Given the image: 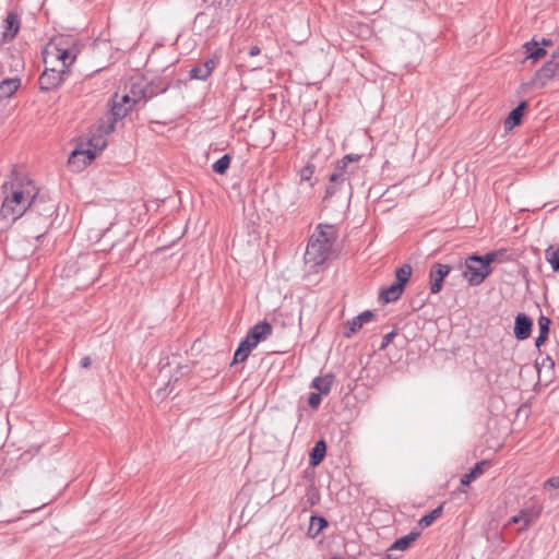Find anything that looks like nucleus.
<instances>
[{
    "instance_id": "30",
    "label": "nucleus",
    "mask_w": 559,
    "mask_h": 559,
    "mask_svg": "<svg viewBox=\"0 0 559 559\" xmlns=\"http://www.w3.org/2000/svg\"><path fill=\"white\" fill-rule=\"evenodd\" d=\"M524 48L526 50L527 58L533 59L535 61L546 55V49L539 46V43L536 41L535 39H532L531 41L524 44Z\"/></svg>"
},
{
    "instance_id": "9",
    "label": "nucleus",
    "mask_w": 559,
    "mask_h": 559,
    "mask_svg": "<svg viewBox=\"0 0 559 559\" xmlns=\"http://www.w3.org/2000/svg\"><path fill=\"white\" fill-rule=\"evenodd\" d=\"M21 28V20L20 15L16 11H9L7 13L5 19L2 22V34L1 41L9 43L12 41L16 35L19 34Z\"/></svg>"
},
{
    "instance_id": "38",
    "label": "nucleus",
    "mask_w": 559,
    "mask_h": 559,
    "mask_svg": "<svg viewBox=\"0 0 559 559\" xmlns=\"http://www.w3.org/2000/svg\"><path fill=\"white\" fill-rule=\"evenodd\" d=\"M316 171V166L312 163H307L301 169H300V180L301 181H310L313 174Z\"/></svg>"
},
{
    "instance_id": "29",
    "label": "nucleus",
    "mask_w": 559,
    "mask_h": 559,
    "mask_svg": "<svg viewBox=\"0 0 559 559\" xmlns=\"http://www.w3.org/2000/svg\"><path fill=\"white\" fill-rule=\"evenodd\" d=\"M507 253H508V249L501 248L498 250H492L490 252H487L485 255H481V258L484 259L485 263L490 266V264L493 262L501 263L504 261H510L511 258L508 257Z\"/></svg>"
},
{
    "instance_id": "45",
    "label": "nucleus",
    "mask_w": 559,
    "mask_h": 559,
    "mask_svg": "<svg viewBox=\"0 0 559 559\" xmlns=\"http://www.w3.org/2000/svg\"><path fill=\"white\" fill-rule=\"evenodd\" d=\"M130 96H131L130 93H127L122 96L118 95V102L121 104H124V106L132 105V107H133L135 104H132V97H130Z\"/></svg>"
},
{
    "instance_id": "12",
    "label": "nucleus",
    "mask_w": 559,
    "mask_h": 559,
    "mask_svg": "<svg viewBox=\"0 0 559 559\" xmlns=\"http://www.w3.org/2000/svg\"><path fill=\"white\" fill-rule=\"evenodd\" d=\"M96 157V153L93 150H74L68 159L69 167L74 170H82L88 164L92 163Z\"/></svg>"
},
{
    "instance_id": "28",
    "label": "nucleus",
    "mask_w": 559,
    "mask_h": 559,
    "mask_svg": "<svg viewBox=\"0 0 559 559\" xmlns=\"http://www.w3.org/2000/svg\"><path fill=\"white\" fill-rule=\"evenodd\" d=\"M487 465L486 461L477 462L468 473L464 474L461 478L462 486H468L472 481L478 478L484 473V466Z\"/></svg>"
},
{
    "instance_id": "47",
    "label": "nucleus",
    "mask_w": 559,
    "mask_h": 559,
    "mask_svg": "<svg viewBox=\"0 0 559 559\" xmlns=\"http://www.w3.org/2000/svg\"><path fill=\"white\" fill-rule=\"evenodd\" d=\"M260 52H261V49L259 46L253 45V46L249 47L248 55L250 57H255V56L260 55Z\"/></svg>"
},
{
    "instance_id": "41",
    "label": "nucleus",
    "mask_w": 559,
    "mask_h": 559,
    "mask_svg": "<svg viewBox=\"0 0 559 559\" xmlns=\"http://www.w3.org/2000/svg\"><path fill=\"white\" fill-rule=\"evenodd\" d=\"M307 502L310 506H314L320 501V493L314 486H310L306 493Z\"/></svg>"
},
{
    "instance_id": "13",
    "label": "nucleus",
    "mask_w": 559,
    "mask_h": 559,
    "mask_svg": "<svg viewBox=\"0 0 559 559\" xmlns=\"http://www.w3.org/2000/svg\"><path fill=\"white\" fill-rule=\"evenodd\" d=\"M533 329V320L524 312H520L514 319L513 333L518 341L527 340Z\"/></svg>"
},
{
    "instance_id": "50",
    "label": "nucleus",
    "mask_w": 559,
    "mask_h": 559,
    "mask_svg": "<svg viewBox=\"0 0 559 559\" xmlns=\"http://www.w3.org/2000/svg\"><path fill=\"white\" fill-rule=\"evenodd\" d=\"M510 523H513V524H521V525H522V522H521V520H520L519 514L513 515V516L510 519Z\"/></svg>"
},
{
    "instance_id": "1",
    "label": "nucleus",
    "mask_w": 559,
    "mask_h": 559,
    "mask_svg": "<svg viewBox=\"0 0 559 559\" xmlns=\"http://www.w3.org/2000/svg\"><path fill=\"white\" fill-rule=\"evenodd\" d=\"M336 239L337 231L333 225L319 224L307 243L306 264L311 269L323 265L331 258Z\"/></svg>"
},
{
    "instance_id": "14",
    "label": "nucleus",
    "mask_w": 559,
    "mask_h": 559,
    "mask_svg": "<svg viewBox=\"0 0 559 559\" xmlns=\"http://www.w3.org/2000/svg\"><path fill=\"white\" fill-rule=\"evenodd\" d=\"M374 318V313L371 310H366L359 313L357 317L346 322V331L344 332V337L350 338L355 333H357L365 323L372 321Z\"/></svg>"
},
{
    "instance_id": "44",
    "label": "nucleus",
    "mask_w": 559,
    "mask_h": 559,
    "mask_svg": "<svg viewBox=\"0 0 559 559\" xmlns=\"http://www.w3.org/2000/svg\"><path fill=\"white\" fill-rule=\"evenodd\" d=\"M545 489H558L559 490V475L547 479L544 484ZM559 491L555 493L558 496Z\"/></svg>"
},
{
    "instance_id": "54",
    "label": "nucleus",
    "mask_w": 559,
    "mask_h": 559,
    "mask_svg": "<svg viewBox=\"0 0 559 559\" xmlns=\"http://www.w3.org/2000/svg\"><path fill=\"white\" fill-rule=\"evenodd\" d=\"M4 66L3 63L0 61V76L4 74Z\"/></svg>"
},
{
    "instance_id": "49",
    "label": "nucleus",
    "mask_w": 559,
    "mask_h": 559,
    "mask_svg": "<svg viewBox=\"0 0 559 559\" xmlns=\"http://www.w3.org/2000/svg\"><path fill=\"white\" fill-rule=\"evenodd\" d=\"M552 373H554V371L552 372L550 371L549 376H548V373H545V380H544L545 385H548L552 381Z\"/></svg>"
},
{
    "instance_id": "5",
    "label": "nucleus",
    "mask_w": 559,
    "mask_h": 559,
    "mask_svg": "<svg viewBox=\"0 0 559 559\" xmlns=\"http://www.w3.org/2000/svg\"><path fill=\"white\" fill-rule=\"evenodd\" d=\"M50 46L56 50V58L61 61L63 68H70L80 52L76 40L69 35H59L51 39Z\"/></svg>"
},
{
    "instance_id": "53",
    "label": "nucleus",
    "mask_w": 559,
    "mask_h": 559,
    "mask_svg": "<svg viewBox=\"0 0 559 559\" xmlns=\"http://www.w3.org/2000/svg\"><path fill=\"white\" fill-rule=\"evenodd\" d=\"M237 0H219L221 4L230 5L234 4Z\"/></svg>"
},
{
    "instance_id": "6",
    "label": "nucleus",
    "mask_w": 559,
    "mask_h": 559,
    "mask_svg": "<svg viewBox=\"0 0 559 559\" xmlns=\"http://www.w3.org/2000/svg\"><path fill=\"white\" fill-rule=\"evenodd\" d=\"M412 276V266L409 264H403L395 271V282L390 286L382 288L379 298L383 302L396 301L403 294L406 284L409 282Z\"/></svg>"
},
{
    "instance_id": "3",
    "label": "nucleus",
    "mask_w": 559,
    "mask_h": 559,
    "mask_svg": "<svg viewBox=\"0 0 559 559\" xmlns=\"http://www.w3.org/2000/svg\"><path fill=\"white\" fill-rule=\"evenodd\" d=\"M28 216L41 217L44 221L45 230L35 236L36 241L39 242L51 225L50 218L56 213L57 205L52 200L47 199L45 195L36 192L28 200Z\"/></svg>"
},
{
    "instance_id": "48",
    "label": "nucleus",
    "mask_w": 559,
    "mask_h": 559,
    "mask_svg": "<svg viewBox=\"0 0 559 559\" xmlns=\"http://www.w3.org/2000/svg\"><path fill=\"white\" fill-rule=\"evenodd\" d=\"M92 361H91V358L88 356H85L81 359L80 361V366L82 368H88L91 366Z\"/></svg>"
},
{
    "instance_id": "8",
    "label": "nucleus",
    "mask_w": 559,
    "mask_h": 559,
    "mask_svg": "<svg viewBox=\"0 0 559 559\" xmlns=\"http://www.w3.org/2000/svg\"><path fill=\"white\" fill-rule=\"evenodd\" d=\"M452 266L445 263H435L429 271V288L431 294H438L443 287L444 278L452 271Z\"/></svg>"
},
{
    "instance_id": "31",
    "label": "nucleus",
    "mask_w": 559,
    "mask_h": 559,
    "mask_svg": "<svg viewBox=\"0 0 559 559\" xmlns=\"http://www.w3.org/2000/svg\"><path fill=\"white\" fill-rule=\"evenodd\" d=\"M116 123V119H112V117L106 114L98 120L96 131L99 134L108 135L115 131Z\"/></svg>"
},
{
    "instance_id": "37",
    "label": "nucleus",
    "mask_w": 559,
    "mask_h": 559,
    "mask_svg": "<svg viewBox=\"0 0 559 559\" xmlns=\"http://www.w3.org/2000/svg\"><path fill=\"white\" fill-rule=\"evenodd\" d=\"M168 88V85H165L163 87H158L155 85V82L152 81L151 83H147V94L148 95H145V102H147L148 99H151L152 97L158 95V94H162V93H165Z\"/></svg>"
},
{
    "instance_id": "16",
    "label": "nucleus",
    "mask_w": 559,
    "mask_h": 559,
    "mask_svg": "<svg viewBox=\"0 0 559 559\" xmlns=\"http://www.w3.org/2000/svg\"><path fill=\"white\" fill-rule=\"evenodd\" d=\"M526 108H527V102L522 100L519 103V105L515 108H513L510 111V114L508 115V117L506 118L504 123H503L504 129L507 131H510L514 127L521 124Z\"/></svg>"
},
{
    "instance_id": "35",
    "label": "nucleus",
    "mask_w": 559,
    "mask_h": 559,
    "mask_svg": "<svg viewBox=\"0 0 559 559\" xmlns=\"http://www.w3.org/2000/svg\"><path fill=\"white\" fill-rule=\"evenodd\" d=\"M8 57L10 59L9 71L10 72H20L24 69V60L21 57L20 52L9 51Z\"/></svg>"
},
{
    "instance_id": "55",
    "label": "nucleus",
    "mask_w": 559,
    "mask_h": 559,
    "mask_svg": "<svg viewBox=\"0 0 559 559\" xmlns=\"http://www.w3.org/2000/svg\"><path fill=\"white\" fill-rule=\"evenodd\" d=\"M8 185H9V182H4V183L2 185V189L7 190V189H8Z\"/></svg>"
},
{
    "instance_id": "51",
    "label": "nucleus",
    "mask_w": 559,
    "mask_h": 559,
    "mask_svg": "<svg viewBox=\"0 0 559 559\" xmlns=\"http://www.w3.org/2000/svg\"><path fill=\"white\" fill-rule=\"evenodd\" d=\"M559 59V46L554 50V52L551 53V58L550 60H557Z\"/></svg>"
},
{
    "instance_id": "36",
    "label": "nucleus",
    "mask_w": 559,
    "mask_h": 559,
    "mask_svg": "<svg viewBox=\"0 0 559 559\" xmlns=\"http://www.w3.org/2000/svg\"><path fill=\"white\" fill-rule=\"evenodd\" d=\"M88 145L92 146L94 150L102 151L106 147L107 141L105 139V135L103 134H93L92 138L88 140Z\"/></svg>"
},
{
    "instance_id": "17",
    "label": "nucleus",
    "mask_w": 559,
    "mask_h": 559,
    "mask_svg": "<svg viewBox=\"0 0 559 559\" xmlns=\"http://www.w3.org/2000/svg\"><path fill=\"white\" fill-rule=\"evenodd\" d=\"M109 106L110 110L107 115L112 117V119H116V122L123 119L132 110V105L124 106V104L118 102V93L112 95L109 100Z\"/></svg>"
},
{
    "instance_id": "7",
    "label": "nucleus",
    "mask_w": 559,
    "mask_h": 559,
    "mask_svg": "<svg viewBox=\"0 0 559 559\" xmlns=\"http://www.w3.org/2000/svg\"><path fill=\"white\" fill-rule=\"evenodd\" d=\"M69 73V68H63L61 64V69L57 70L55 68L48 69L46 68L38 79V85L41 92H51L56 91L62 82L66 80V76Z\"/></svg>"
},
{
    "instance_id": "22",
    "label": "nucleus",
    "mask_w": 559,
    "mask_h": 559,
    "mask_svg": "<svg viewBox=\"0 0 559 559\" xmlns=\"http://www.w3.org/2000/svg\"><path fill=\"white\" fill-rule=\"evenodd\" d=\"M130 97H132V104H138L139 102H145V95L147 94V83L144 79H139L131 83L130 85Z\"/></svg>"
},
{
    "instance_id": "43",
    "label": "nucleus",
    "mask_w": 559,
    "mask_h": 559,
    "mask_svg": "<svg viewBox=\"0 0 559 559\" xmlns=\"http://www.w3.org/2000/svg\"><path fill=\"white\" fill-rule=\"evenodd\" d=\"M397 335V331L396 330H393L391 331L390 333H386L383 338H382V342H381V345L379 347L380 350H383L385 349L392 342H393V338Z\"/></svg>"
},
{
    "instance_id": "42",
    "label": "nucleus",
    "mask_w": 559,
    "mask_h": 559,
    "mask_svg": "<svg viewBox=\"0 0 559 559\" xmlns=\"http://www.w3.org/2000/svg\"><path fill=\"white\" fill-rule=\"evenodd\" d=\"M321 395L322 394H320L318 392L310 393V395L308 397V404L311 408L317 409L320 406L321 401H322Z\"/></svg>"
},
{
    "instance_id": "39",
    "label": "nucleus",
    "mask_w": 559,
    "mask_h": 559,
    "mask_svg": "<svg viewBox=\"0 0 559 559\" xmlns=\"http://www.w3.org/2000/svg\"><path fill=\"white\" fill-rule=\"evenodd\" d=\"M550 325L551 320L548 317L540 314L538 318L539 334H545L549 336Z\"/></svg>"
},
{
    "instance_id": "11",
    "label": "nucleus",
    "mask_w": 559,
    "mask_h": 559,
    "mask_svg": "<svg viewBox=\"0 0 559 559\" xmlns=\"http://www.w3.org/2000/svg\"><path fill=\"white\" fill-rule=\"evenodd\" d=\"M272 325L266 320H263L249 329L245 340L255 348L260 342L266 340L272 334Z\"/></svg>"
},
{
    "instance_id": "32",
    "label": "nucleus",
    "mask_w": 559,
    "mask_h": 559,
    "mask_svg": "<svg viewBox=\"0 0 559 559\" xmlns=\"http://www.w3.org/2000/svg\"><path fill=\"white\" fill-rule=\"evenodd\" d=\"M546 261L551 265L552 271L559 273V245H551L545 250Z\"/></svg>"
},
{
    "instance_id": "2",
    "label": "nucleus",
    "mask_w": 559,
    "mask_h": 559,
    "mask_svg": "<svg viewBox=\"0 0 559 559\" xmlns=\"http://www.w3.org/2000/svg\"><path fill=\"white\" fill-rule=\"evenodd\" d=\"M11 193L5 195L1 209L0 215L3 218H10L15 222L22 215L27 214L28 212V200L32 195H29V191L25 192L21 188H14V182L11 183Z\"/></svg>"
},
{
    "instance_id": "23",
    "label": "nucleus",
    "mask_w": 559,
    "mask_h": 559,
    "mask_svg": "<svg viewBox=\"0 0 559 559\" xmlns=\"http://www.w3.org/2000/svg\"><path fill=\"white\" fill-rule=\"evenodd\" d=\"M334 382V376L326 373L323 377H316L311 382V388L318 390V393L326 395L330 393Z\"/></svg>"
},
{
    "instance_id": "21",
    "label": "nucleus",
    "mask_w": 559,
    "mask_h": 559,
    "mask_svg": "<svg viewBox=\"0 0 559 559\" xmlns=\"http://www.w3.org/2000/svg\"><path fill=\"white\" fill-rule=\"evenodd\" d=\"M326 455V443L323 439L316 442L309 453V465L316 467L320 465Z\"/></svg>"
},
{
    "instance_id": "46",
    "label": "nucleus",
    "mask_w": 559,
    "mask_h": 559,
    "mask_svg": "<svg viewBox=\"0 0 559 559\" xmlns=\"http://www.w3.org/2000/svg\"><path fill=\"white\" fill-rule=\"evenodd\" d=\"M548 340V336L545 334H538V336L535 340V346L539 349Z\"/></svg>"
},
{
    "instance_id": "18",
    "label": "nucleus",
    "mask_w": 559,
    "mask_h": 559,
    "mask_svg": "<svg viewBox=\"0 0 559 559\" xmlns=\"http://www.w3.org/2000/svg\"><path fill=\"white\" fill-rule=\"evenodd\" d=\"M215 64L213 59H207L204 63L193 67L189 72L190 79L205 81L212 74Z\"/></svg>"
},
{
    "instance_id": "25",
    "label": "nucleus",
    "mask_w": 559,
    "mask_h": 559,
    "mask_svg": "<svg viewBox=\"0 0 559 559\" xmlns=\"http://www.w3.org/2000/svg\"><path fill=\"white\" fill-rule=\"evenodd\" d=\"M420 536L419 531H412L409 534L397 538L389 548L390 551L406 550Z\"/></svg>"
},
{
    "instance_id": "15",
    "label": "nucleus",
    "mask_w": 559,
    "mask_h": 559,
    "mask_svg": "<svg viewBox=\"0 0 559 559\" xmlns=\"http://www.w3.org/2000/svg\"><path fill=\"white\" fill-rule=\"evenodd\" d=\"M361 158L359 154H347L343 158L336 162L334 173L344 175L348 181L350 176L355 173L357 167L349 166L350 163L358 162Z\"/></svg>"
},
{
    "instance_id": "34",
    "label": "nucleus",
    "mask_w": 559,
    "mask_h": 559,
    "mask_svg": "<svg viewBox=\"0 0 559 559\" xmlns=\"http://www.w3.org/2000/svg\"><path fill=\"white\" fill-rule=\"evenodd\" d=\"M442 511H443V506L440 504L439 507H437L436 509H433L429 513H427L424 516H421V519L418 522V525L421 528L429 527L437 519H439L441 516Z\"/></svg>"
},
{
    "instance_id": "40",
    "label": "nucleus",
    "mask_w": 559,
    "mask_h": 559,
    "mask_svg": "<svg viewBox=\"0 0 559 559\" xmlns=\"http://www.w3.org/2000/svg\"><path fill=\"white\" fill-rule=\"evenodd\" d=\"M542 367L547 368L548 371L552 372L555 369L554 359L550 356H547L546 358L543 359L540 365L538 362H536L539 381H542Z\"/></svg>"
},
{
    "instance_id": "33",
    "label": "nucleus",
    "mask_w": 559,
    "mask_h": 559,
    "mask_svg": "<svg viewBox=\"0 0 559 559\" xmlns=\"http://www.w3.org/2000/svg\"><path fill=\"white\" fill-rule=\"evenodd\" d=\"M231 159L233 157L230 154H224L212 165L213 173L221 176L225 175L230 167Z\"/></svg>"
},
{
    "instance_id": "52",
    "label": "nucleus",
    "mask_w": 559,
    "mask_h": 559,
    "mask_svg": "<svg viewBox=\"0 0 559 559\" xmlns=\"http://www.w3.org/2000/svg\"><path fill=\"white\" fill-rule=\"evenodd\" d=\"M551 45H552L551 39H545V38H544V39L542 40V47H544V48H546V47H548V46H551Z\"/></svg>"
},
{
    "instance_id": "4",
    "label": "nucleus",
    "mask_w": 559,
    "mask_h": 559,
    "mask_svg": "<svg viewBox=\"0 0 559 559\" xmlns=\"http://www.w3.org/2000/svg\"><path fill=\"white\" fill-rule=\"evenodd\" d=\"M463 265L466 267L463 276L471 286L480 285L492 273V267L487 265L481 255L477 253L468 255L464 263L460 261L459 267L461 269Z\"/></svg>"
},
{
    "instance_id": "56",
    "label": "nucleus",
    "mask_w": 559,
    "mask_h": 559,
    "mask_svg": "<svg viewBox=\"0 0 559 559\" xmlns=\"http://www.w3.org/2000/svg\"><path fill=\"white\" fill-rule=\"evenodd\" d=\"M14 176H16V173L13 170V171L11 173V177H14Z\"/></svg>"
},
{
    "instance_id": "27",
    "label": "nucleus",
    "mask_w": 559,
    "mask_h": 559,
    "mask_svg": "<svg viewBox=\"0 0 559 559\" xmlns=\"http://www.w3.org/2000/svg\"><path fill=\"white\" fill-rule=\"evenodd\" d=\"M253 348L254 347L251 346V344L248 343L245 338L241 340V342L239 343V345L234 354L231 365L246 361Z\"/></svg>"
},
{
    "instance_id": "26",
    "label": "nucleus",
    "mask_w": 559,
    "mask_h": 559,
    "mask_svg": "<svg viewBox=\"0 0 559 559\" xmlns=\"http://www.w3.org/2000/svg\"><path fill=\"white\" fill-rule=\"evenodd\" d=\"M328 526L329 522L324 516L312 515L308 527V536L316 538Z\"/></svg>"
},
{
    "instance_id": "19",
    "label": "nucleus",
    "mask_w": 559,
    "mask_h": 559,
    "mask_svg": "<svg viewBox=\"0 0 559 559\" xmlns=\"http://www.w3.org/2000/svg\"><path fill=\"white\" fill-rule=\"evenodd\" d=\"M21 87L19 76L4 79L0 82V102L10 98Z\"/></svg>"
},
{
    "instance_id": "24",
    "label": "nucleus",
    "mask_w": 559,
    "mask_h": 559,
    "mask_svg": "<svg viewBox=\"0 0 559 559\" xmlns=\"http://www.w3.org/2000/svg\"><path fill=\"white\" fill-rule=\"evenodd\" d=\"M540 510L535 508H526L520 511L519 516L522 522V526L519 528L520 531L527 530L531 525H533L539 518Z\"/></svg>"
},
{
    "instance_id": "10",
    "label": "nucleus",
    "mask_w": 559,
    "mask_h": 559,
    "mask_svg": "<svg viewBox=\"0 0 559 559\" xmlns=\"http://www.w3.org/2000/svg\"><path fill=\"white\" fill-rule=\"evenodd\" d=\"M557 76H559L558 64L555 60H549L538 71H536L531 84L544 87L550 80Z\"/></svg>"
},
{
    "instance_id": "20",
    "label": "nucleus",
    "mask_w": 559,
    "mask_h": 559,
    "mask_svg": "<svg viewBox=\"0 0 559 559\" xmlns=\"http://www.w3.org/2000/svg\"><path fill=\"white\" fill-rule=\"evenodd\" d=\"M345 182H349L346 178H344V175H338L336 173H332L329 176V185L325 188V194L324 200L332 198L337 191L342 189V186ZM349 189H352L350 183H348Z\"/></svg>"
}]
</instances>
